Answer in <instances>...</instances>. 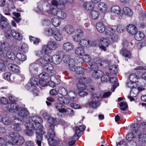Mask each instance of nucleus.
<instances>
[{
    "label": "nucleus",
    "mask_w": 146,
    "mask_h": 146,
    "mask_svg": "<svg viewBox=\"0 0 146 146\" xmlns=\"http://www.w3.org/2000/svg\"><path fill=\"white\" fill-rule=\"evenodd\" d=\"M125 29V27L123 25H120L117 26L116 30L117 32L121 33L123 32Z\"/></svg>",
    "instance_id": "64"
},
{
    "label": "nucleus",
    "mask_w": 146,
    "mask_h": 146,
    "mask_svg": "<svg viewBox=\"0 0 146 146\" xmlns=\"http://www.w3.org/2000/svg\"><path fill=\"white\" fill-rule=\"evenodd\" d=\"M104 74V72L101 70H94L92 73V77L96 80L98 79Z\"/></svg>",
    "instance_id": "21"
},
{
    "label": "nucleus",
    "mask_w": 146,
    "mask_h": 146,
    "mask_svg": "<svg viewBox=\"0 0 146 146\" xmlns=\"http://www.w3.org/2000/svg\"><path fill=\"white\" fill-rule=\"evenodd\" d=\"M56 16L59 18L64 19L66 18L67 15L65 12L59 11L57 12Z\"/></svg>",
    "instance_id": "39"
},
{
    "label": "nucleus",
    "mask_w": 146,
    "mask_h": 146,
    "mask_svg": "<svg viewBox=\"0 0 146 146\" xmlns=\"http://www.w3.org/2000/svg\"><path fill=\"white\" fill-rule=\"evenodd\" d=\"M58 91L60 94L63 96H66L68 94L73 91L71 90L68 91L65 88L62 86H60L58 88Z\"/></svg>",
    "instance_id": "23"
},
{
    "label": "nucleus",
    "mask_w": 146,
    "mask_h": 146,
    "mask_svg": "<svg viewBox=\"0 0 146 146\" xmlns=\"http://www.w3.org/2000/svg\"><path fill=\"white\" fill-rule=\"evenodd\" d=\"M38 77L40 79L45 80L49 78V76L47 73L43 72L38 75Z\"/></svg>",
    "instance_id": "47"
},
{
    "label": "nucleus",
    "mask_w": 146,
    "mask_h": 146,
    "mask_svg": "<svg viewBox=\"0 0 146 146\" xmlns=\"http://www.w3.org/2000/svg\"><path fill=\"white\" fill-rule=\"evenodd\" d=\"M101 78V81L103 82H106L109 81L110 77L108 73H106L102 75Z\"/></svg>",
    "instance_id": "52"
},
{
    "label": "nucleus",
    "mask_w": 146,
    "mask_h": 146,
    "mask_svg": "<svg viewBox=\"0 0 146 146\" xmlns=\"http://www.w3.org/2000/svg\"><path fill=\"white\" fill-rule=\"evenodd\" d=\"M73 44L70 42H66L62 45L63 49L67 52H69L72 50L74 48Z\"/></svg>",
    "instance_id": "17"
},
{
    "label": "nucleus",
    "mask_w": 146,
    "mask_h": 146,
    "mask_svg": "<svg viewBox=\"0 0 146 146\" xmlns=\"http://www.w3.org/2000/svg\"><path fill=\"white\" fill-rule=\"evenodd\" d=\"M74 60H72L71 61V62L70 64V69L71 71H75L77 75V78L78 79H80V76H81L82 77H85L84 76V73L85 71V69L84 67H76V68H75V66L76 64H72L74 63Z\"/></svg>",
    "instance_id": "6"
},
{
    "label": "nucleus",
    "mask_w": 146,
    "mask_h": 146,
    "mask_svg": "<svg viewBox=\"0 0 146 146\" xmlns=\"http://www.w3.org/2000/svg\"><path fill=\"white\" fill-rule=\"evenodd\" d=\"M118 68L115 65L110 66L109 68V72L113 74H116L118 72Z\"/></svg>",
    "instance_id": "46"
},
{
    "label": "nucleus",
    "mask_w": 146,
    "mask_h": 146,
    "mask_svg": "<svg viewBox=\"0 0 146 146\" xmlns=\"http://www.w3.org/2000/svg\"><path fill=\"white\" fill-rule=\"evenodd\" d=\"M58 11L57 10L56 8H52L48 10L47 12L49 14L52 15H57V13Z\"/></svg>",
    "instance_id": "62"
},
{
    "label": "nucleus",
    "mask_w": 146,
    "mask_h": 146,
    "mask_svg": "<svg viewBox=\"0 0 146 146\" xmlns=\"http://www.w3.org/2000/svg\"><path fill=\"white\" fill-rule=\"evenodd\" d=\"M119 106L120 107V109L123 111H124L127 108V105L126 103L125 102H122L119 104Z\"/></svg>",
    "instance_id": "63"
},
{
    "label": "nucleus",
    "mask_w": 146,
    "mask_h": 146,
    "mask_svg": "<svg viewBox=\"0 0 146 146\" xmlns=\"http://www.w3.org/2000/svg\"><path fill=\"white\" fill-rule=\"evenodd\" d=\"M48 144L50 145L56 146L58 145L59 143L54 138H48Z\"/></svg>",
    "instance_id": "45"
},
{
    "label": "nucleus",
    "mask_w": 146,
    "mask_h": 146,
    "mask_svg": "<svg viewBox=\"0 0 146 146\" xmlns=\"http://www.w3.org/2000/svg\"><path fill=\"white\" fill-rule=\"evenodd\" d=\"M6 108L7 110L10 112H16L21 117L24 116V117L27 119L29 117V111L23 108L20 107L19 108L18 105L17 103H8Z\"/></svg>",
    "instance_id": "2"
},
{
    "label": "nucleus",
    "mask_w": 146,
    "mask_h": 146,
    "mask_svg": "<svg viewBox=\"0 0 146 146\" xmlns=\"http://www.w3.org/2000/svg\"><path fill=\"white\" fill-rule=\"evenodd\" d=\"M120 53L125 58H130L131 53L129 51L125 49H123L120 51Z\"/></svg>",
    "instance_id": "37"
},
{
    "label": "nucleus",
    "mask_w": 146,
    "mask_h": 146,
    "mask_svg": "<svg viewBox=\"0 0 146 146\" xmlns=\"http://www.w3.org/2000/svg\"><path fill=\"white\" fill-rule=\"evenodd\" d=\"M98 63L97 59L96 62H89L88 66V67L91 70L94 71L97 70L98 68Z\"/></svg>",
    "instance_id": "33"
},
{
    "label": "nucleus",
    "mask_w": 146,
    "mask_h": 146,
    "mask_svg": "<svg viewBox=\"0 0 146 146\" xmlns=\"http://www.w3.org/2000/svg\"><path fill=\"white\" fill-rule=\"evenodd\" d=\"M52 56L48 54H45L44 56L43 59L45 61V63L47 62H52Z\"/></svg>",
    "instance_id": "56"
},
{
    "label": "nucleus",
    "mask_w": 146,
    "mask_h": 146,
    "mask_svg": "<svg viewBox=\"0 0 146 146\" xmlns=\"http://www.w3.org/2000/svg\"><path fill=\"white\" fill-rule=\"evenodd\" d=\"M37 81L38 78L34 77L31 78L30 80V82L27 84L26 88L28 90L34 91L36 88V86L37 85Z\"/></svg>",
    "instance_id": "9"
},
{
    "label": "nucleus",
    "mask_w": 146,
    "mask_h": 146,
    "mask_svg": "<svg viewBox=\"0 0 146 146\" xmlns=\"http://www.w3.org/2000/svg\"><path fill=\"white\" fill-rule=\"evenodd\" d=\"M144 34L142 32L139 31L135 35L134 37L135 39L138 41H140L143 40L144 38Z\"/></svg>",
    "instance_id": "35"
},
{
    "label": "nucleus",
    "mask_w": 146,
    "mask_h": 146,
    "mask_svg": "<svg viewBox=\"0 0 146 146\" xmlns=\"http://www.w3.org/2000/svg\"><path fill=\"white\" fill-rule=\"evenodd\" d=\"M58 100L60 102H57L54 104V107L57 111L59 112V113H64L66 108V106L63 104H67L69 103V101L67 98L64 97H59Z\"/></svg>",
    "instance_id": "4"
},
{
    "label": "nucleus",
    "mask_w": 146,
    "mask_h": 146,
    "mask_svg": "<svg viewBox=\"0 0 146 146\" xmlns=\"http://www.w3.org/2000/svg\"><path fill=\"white\" fill-rule=\"evenodd\" d=\"M62 60L65 63L68 64L69 68L70 64L71 61H72V60H74V63H72L73 64H77L78 63H80V58L78 56L76 57L73 59H71L70 56L66 54H64L63 56Z\"/></svg>",
    "instance_id": "10"
},
{
    "label": "nucleus",
    "mask_w": 146,
    "mask_h": 146,
    "mask_svg": "<svg viewBox=\"0 0 146 146\" xmlns=\"http://www.w3.org/2000/svg\"><path fill=\"white\" fill-rule=\"evenodd\" d=\"M54 37L55 39L57 41H60L62 39L63 36L60 31L58 29H56L54 32Z\"/></svg>",
    "instance_id": "22"
},
{
    "label": "nucleus",
    "mask_w": 146,
    "mask_h": 146,
    "mask_svg": "<svg viewBox=\"0 0 146 146\" xmlns=\"http://www.w3.org/2000/svg\"><path fill=\"white\" fill-rule=\"evenodd\" d=\"M12 14L15 17H13V19L17 23L19 22L21 19L20 18L21 14L20 13L15 12H13Z\"/></svg>",
    "instance_id": "41"
},
{
    "label": "nucleus",
    "mask_w": 146,
    "mask_h": 146,
    "mask_svg": "<svg viewBox=\"0 0 146 146\" xmlns=\"http://www.w3.org/2000/svg\"><path fill=\"white\" fill-rule=\"evenodd\" d=\"M139 91V88H134L131 90L130 95L133 97H136L138 94Z\"/></svg>",
    "instance_id": "50"
},
{
    "label": "nucleus",
    "mask_w": 146,
    "mask_h": 146,
    "mask_svg": "<svg viewBox=\"0 0 146 146\" xmlns=\"http://www.w3.org/2000/svg\"><path fill=\"white\" fill-rule=\"evenodd\" d=\"M40 63L39 60H36L35 62L31 64L29 67V70L32 73L36 74L38 71L40 67V65L38 62Z\"/></svg>",
    "instance_id": "14"
},
{
    "label": "nucleus",
    "mask_w": 146,
    "mask_h": 146,
    "mask_svg": "<svg viewBox=\"0 0 146 146\" xmlns=\"http://www.w3.org/2000/svg\"><path fill=\"white\" fill-rule=\"evenodd\" d=\"M98 63L100 66L102 68H104L109 65V62L107 60H102L101 59L99 58H97Z\"/></svg>",
    "instance_id": "32"
},
{
    "label": "nucleus",
    "mask_w": 146,
    "mask_h": 146,
    "mask_svg": "<svg viewBox=\"0 0 146 146\" xmlns=\"http://www.w3.org/2000/svg\"><path fill=\"white\" fill-rule=\"evenodd\" d=\"M7 57L11 60H14L16 58L15 54L13 52H11L10 51L7 52Z\"/></svg>",
    "instance_id": "60"
},
{
    "label": "nucleus",
    "mask_w": 146,
    "mask_h": 146,
    "mask_svg": "<svg viewBox=\"0 0 146 146\" xmlns=\"http://www.w3.org/2000/svg\"><path fill=\"white\" fill-rule=\"evenodd\" d=\"M9 136L13 142L17 145H22L24 142L23 138L18 132H11Z\"/></svg>",
    "instance_id": "7"
},
{
    "label": "nucleus",
    "mask_w": 146,
    "mask_h": 146,
    "mask_svg": "<svg viewBox=\"0 0 146 146\" xmlns=\"http://www.w3.org/2000/svg\"><path fill=\"white\" fill-rule=\"evenodd\" d=\"M91 17L93 19H96L98 18L99 16V13L96 11H91L90 14Z\"/></svg>",
    "instance_id": "40"
},
{
    "label": "nucleus",
    "mask_w": 146,
    "mask_h": 146,
    "mask_svg": "<svg viewBox=\"0 0 146 146\" xmlns=\"http://www.w3.org/2000/svg\"><path fill=\"white\" fill-rule=\"evenodd\" d=\"M10 30H11L8 32V33L13 38L18 40H20L22 39L23 36L22 34L20 33L15 30L12 29L11 31L10 34L9 33ZM11 37V36L9 38H10Z\"/></svg>",
    "instance_id": "13"
},
{
    "label": "nucleus",
    "mask_w": 146,
    "mask_h": 146,
    "mask_svg": "<svg viewBox=\"0 0 146 146\" xmlns=\"http://www.w3.org/2000/svg\"><path fill=\"white\" fill-rule=\"evenodd\" d=\"M80 46H82L90 47L92 46V43L89 40L86 39L81 40L79 42Z\"/></svg>",
    "instance_id": "25"
},
{
    "label": "nucleus",
    "mask_w": 146,
    "mask_h": 146,
    "mask_svg": "<svg viewBox=\"0 0 146 146\" xmlns=\"http://www.w3.org/2000/svg\"><path fill=\"white\" fill-rule=\"evenodd\" d=\"M67 2V0H59L58 1V4L56 7L60 9H64L65 8V3Z\"/></svg>",
    "instance_id": "34"
},
{
    "label": "nucleus",
    "mask_w": 146,
    "mask_h": 146,
    "mask_svg": "<svg viewBox=\"0 0 146 146\" xmlns=\"http://www.w3.org/2000/svg\"><path fill=\"white\" fill-rule=\"evenodd\" d=\"M74 51L76 54L80 56H83L85 54L83 47L80 46L76 47Z\"/></svg>",
    "instance_id": "29"
},
{
    "label": "nucleus",
    "mask_w": 146,
    "mask_h": 146,
    "mask_svg": "<svg viewBox=\"0 0 146 146\" xmlns=\"http://www.w3.org/2000/svg\"><path fill=\"white\" fill-rule=\"evenodd\" d=\"M42 50L45 54H50L52 52V50L50 48L47 44L44 45L42 47Z\"/></svg>",
    "instance_id": "53"
},
{
    "label": "nucleus",
    "mask_w": 146,
    "mask_h": 146,
    "mask_svg": "<svg viewBox=\"0 0 146 146\" xmlns=\"http://www.w3.org/2000/svg\"><path fill=\"white\" fill-rule=\"evenodd\" d=\"M20 50L23 52L26 53L27 52L28 50V46L27 44H23L20 49Z\"/></svg>",
    "instance_id": "61"
},
{
    "label": "nucleus",
    "mask_w": 146,
    "mask_h": 146,
    "mask_svg": "<svg viewBox=\"0 0 146 146\" xmlns=\"http://www.w3.org/2000/svg\"><path fill=\"white\" fill-rule=\"evenodd\" d=\"M39 60L40 63L43 66V69L48 72H51L54 69L53 65L50 63H45V61L43 59H40Z\"/></svg>",
    "instance_id": "12"
},
{
    "label": "nucleus",
    "mask_w": 146,
    "mask_h": 146,
    "mask_svg": "<svg viewBox=\"0 0 146 146\" xmlns=\"http://www.w3.org/2000/svg\"><path fill=\"white\" fill-rule=\"evenodd\" d=\"M64 111V113L67 116H72L74 115V111L71 108H68L67 109L65 108Z\"/></svg>",
    "instance_id": "48"
},
{
    "label": "nucleus",
    "mask_w": 146,
    "mask_h": 146,
    "mask_svg": "<svg viewBox=\"0 0 146 146\" xmlns=\"http://www.w3.org/2000/svg\"><path fill=\"white\" fill-rule=\"evenodd\" d=\"M127 29L128 32L132 35H135L137 31V27L131 24L128 25L127 27Z\"/></svg>",
    "instance_id": "20"
},
{
    "label": "nucleus",
    "mask_w": 146,
    "mask_h": 146,
    "mask_svg": "<svg viewBox=\"0 0 146 146\" xmlns=\"http://www.w3.org/2000/svg\"><path fill=\"white\" fill-rule=\"evenodd\" d=\"M48 46L52 50L56 49L58 46V44L55 41H50L47 44Z\"/></svg>",
    "instance_id": "30"
},
{
    "label": "nucleus",
    "mask_w": 146,
    "mask_h": 146,
    "mask_svg": "<svg viewBox=\"0 0 146 146\" xmlns=\"http://www.w3.org/2000/svg\"><path fill=\"white\" fill-rule=\"evenodd\" d=\"M25 126L27 128L24 130V133L25 134L29 136H32L34 133L33 131L35 130L36 131V139L35 141L38 146H41V143L43 135L44 134H42V133L38 129H36V127L34 126L33 123L26 122L25 124Z\"/></svg>",
    "instance_id": "1"
},
{
    "label": "nucleus",
    "mask_w": 146,
    "mask_h": 146,
    "mask_svg": "<svg viewBox=\"0 0 146 146\" xmlns=\"http://www.w3.org/2000/svg\"><path fill=\"white\" fill-rule=\"evenodd\" d=\"M75 128V133L78 134L81 132L84 131L86 127L84 125H81L79 127L76 126Z\"/></svg>",
    "instance_id": "44"
},
{
    "label": "nucleus",
    "mask_w": 146,
    "mask_h": 146,
    "mask_svg": "<svg viewBox=\"0 0 146 146\" xmlns=\"http://www.w3.org/2000/svg\"><path fill=\"white\" fill-rule=\"evenodd\" d=\"M54 128H50L47 132L48 138H54L56 136L54 130Z\"/></svg>",
    "instance_id": "43"
},
{
    "label": "nucleus",
    "mask_w": 146,
    "mask_h": 146,
    "mask_svg": "<svg viewBox=\"0 0 146 146\" xmlns=\"http://www.w3.org/2000/svg\"><path fill=\"white\" fill-rule=\"evenodd\" d=\"M50 79L51 81L55 82V83L58 84L60 83V80L59 79L58 76L56 75H53L50 76Z\"/></svg>",
    "instance_id": "51"
},
{
    "label": "nucleus",
    "mask_w": 146,
    "mask_h": 146,
    "mask_svg": "<svg viewBox=\"0 0 146 146\" xmlns=\"http://www.w3.org/2000/svg\"><path fill=\"white\" fill-rule=\"evenodd\" d=\"M7 19L3 16L2 14H0V26L3 30L5 33V36L9 38L10 36V35L8 33V32L11 30V26L7 22Z\"/></svg>",
    "instance_id": "5"
},
{
    "label": "nucleus",
    "mask_w": 146,
    "mask_h": 146,
    "mask_svg": "<svg viewBox=\"0 0 146 146\" xmlns=\"http://www.w3.org/2000/svg\"><path fill=\"white\" fill-rule=\"evenodd\" d=\"M98 9L102 12H105L107 10V6L105 3L101 2L98 5Z\"/></svg>",
    "instance_id": "36"
},
{
    "label": "nucleus",
    "mask_w": 146,
    "mask_h": 146,
    "mask_svg": "<svg viewBox=\"0 0 146 146\" xmlns=\"http://www.w3.org/2000/svg\"><path fill=\"white\" fill-rule=\"evenodd\" d=\"M45 33L47 36H51L54 34V32L51 28H48L45 30Z\"/></svg>",
    "instance_id": "58"
},
{
    "label": "nucleus",
    "mask_w": 146,
    "mask_h": 146,
    "mask_svg": "<svg viewBox=\"0 0 146 146\" xmlns=\"http://www.w3.org/2000/svg\"><path fill=\"white\" fill-rule=\"evenodd\" d=\"M8 67L10 70L15 73H18L19 71V67L14 64H9L8 65Z\"/></svg>",
    "instance_id": "28"
},
{
    "label": "nucleus",
    "mask_w": 146,
    "mask_h": 146,
    "mask_svg": "<svg viewBox=\"0 0 146 146\" xmlns=\"http://www.w3.org/2000/svg\"><path fill=\"white\" fill-rule=\"evenodd\" d=\"M64 29L66 32L69 34H72L74 32V28L70 25H68L66 26Z\"/></svg>",
    "instance_id": "38"
},
{
    "label": "nucleus",
    "mask_w": 146,
    "mask_h": 146,
    "mask_svg": "<svg viewBox=\"0 0 146 146\" xmlns=\"http://www.w3.org/2000/svg\"><path fill=\"white\" fill-rule=\"evenodd\" d=\"M111 13L112 15L118 17L121 13V10L119 6H114L111 8Z\"/></svg>",
    "instance_id": "18"
},
{
    "label": "nucleus",
    "mask_w": 146,
    "mask_h": 146,
    "mask_svg": "<svg viewBox=\"0 0 146 146\" xmlns=\"http://www.w3.org/2000/svg\"><path fill=\"white\" fill-rule=\"evenodd\" d=\"M29 117L28 119H26L25 117L24 119V116L22 117V119L24 120L25 123H26V122H30L31 123H33V125H35V127H36V129H38L39 131H41L42 134H45V132L42 130L43 126L41 125L40 123L42 122V120L41 118L39 117L38 116H33L31 117V121L29 120L30 119V117L29 113Z\"/></svg>",
    "instance_id": "3"
},
{
    "label": "nucleus",
    "mask_w": 146,
    "mask_h": 146,
    "mask_svg": "<svg viewBox=\"0 0 146 146\" xmlns=\"http://www.w3.org/2000/svg\"><path fill=\"white\" fill-rule=\"evenodd\" d=\"M100 41L102 45L106 46H108L109 42L108 39L104 38H102L100 39Z\"/></svg>",
    "instance_id": "59"
},
{
    "label": "nucleus",
    "mask_w": 146,
    "mask_h": 146,
    "mask_svg": "<svg viewBox=\"0 0 146 146\" xmlns=\"http://www.w3.org/2000/svg\"><path fill=\"white\" fill-rule=\"evenodd\" d=\"M99 98L98 97H94L92 101L89 102V106L94 108H96L99 106L100 104Z\"/></svg>",
    "instance_id": "15"
},
{
    "label": "nucleus",
    "mask_w": 146,
    "mask_h": 146,
    "mask_svg": "<svg viewBox=\"0 0 146 146\" xmlns=\"http://www.w3.org/2000/svg\"><path fill=\"white\" fill-rule=\"evenodd\" d=\"M96 27L98 31L100 33H103L105 31V27L102 22H99L97 23Z\"/></svg>",
    "instance_id": "27"
},
{
    "label": "nucleus",
    "mask_w": 146,
    "mask_h": 146,
    "mask_svg": "<svg viewBox=\"0 0 146 146\" xmlns=\"http://www.w3.org/2000/svg\"><path fill=\"white\" fill-rule=\"evenodd\" d=\"M132 11L131 9L128 7H125L123 8L122 13L121 16V17L124 16L130 17L132 16Z\"/></svg>",
    "instance_id": "19"
},
{
    "label": "nucleus",
    "mask_w": 146,
    "mask_h": 146,
    "mask_svg": "<svg viewBox=\"0 0 146 146\" xmlns=\"http://www.w3.org/2000/svg\"><path fill=\"white\" fill-rule=\"evenodd\" d=\"M138 139L140 143H146V134L140 133L138 136Z\"/></svg>",
    "instance_id": "24"
},
{
    "label": "nucleus",
    "mask_w": 146,
    "mask_h": 146,
    "mask_svg": "<svg viewBox=\"0 0 146 146\" xmlns=\"http://www.w3.org/2000/svg\"><path fill=\"white\" fill-rule=\"evenodd\" d=\"M84 8L86 10H92L93 9V6H92L90 2H86L83 5Z\"/></svg>",
    "instance_id": "49"
},
{
    "label": "nucleus",
    "mask_w": 146,
    "mask_h": 146,
    "mask_svg": "<svg viewBox=\"0 0 146 146\" xmlns=\"http://www.w3.org/2000/svg\"><path fill=\"white\" fill-rule=\"evenodd\" d=\"M2 121L5 125H8L12 123L11 119L8 117L5 116L2 117Z\"/></svg>",
    "instance_id": "42"
},
{
    "label": "nucleus",
    "mask_w": 146,
    "mask_h": 146,
    "mask_svg": "<svg viewBox=\"0 0 146 146\" xmlns=\"http://www.w3.org/2000/svg\"><path fill=\"white\" fill-rule=\"evenodd\" d=\"M78 80L77 84V90L79 91L84 90L86 88L85 84L88 82L87 79L85 77H82L81 76L80 79Z\"/></svg>",
    "instance_id": "8"
},
{
    "label": "nucleus",
    "mask_w": 146,
    "mask_h": 146,
    "mask_svg": "<svg viewBox=\"0 0 146 146\" xmlns=\"http://www.w3.org/2000/svg\"><path fill=\"white\" fill-rule=\"evenodd\" d=\"M2 47L7 52L11 50V47L9 44L7 42H4L3 43Z\"/></svg>",
    "instance_id": "57"
},
{
    "label": "nucleus",
    "mask_w": 146,
    "mask_h": 146,
    "mask_svg": "<svg viewBox=\"0 0 146 146\" xmlns=\"http://www.w3.org/2000/svg\"><path fill=\"white\" fill-rule=\"evenodd\" d=\"M23 121L25 123L22 119V117H21L20 116H19V118H15L13 120V121L15 123L13 125V129L16 131H21V130L22 124L23 123Z\"/></svg>",
    "instance_id": "11"
},
{
    "label": "nucleus",
    "mask_w": 146,
    "mask_h": 146,
    "mask_svg": "<svg viewBox=\"0 0 146 146\" xmlns=\"http://www.w3.org/2000/svg\"><path fill=\"white\" fill-rule=\"evenodd\" d=\"M52 25L55 27H58L60 23V20L57 18H54L52 20Z\"/></svg>",
    "instance_id": "54"
},
{
    "label": "nucleus",
    "mask_w": 146,
    "mask_h": 146,
    "mask_svg": "<svg viewBox=\"0 0 146 146\" xmlns=\"http://www.w3.org/2000/svg\"><path fill=\"white\" fill-rule=\"evenodd\" d=\"M52 62L54 64H58L62 62V58L58 54H54L52 56Z\"/></svg>",
    "instance_id": "26"
},
{
    "label": "nucleus",
    "mask_w": 146,
    "mask_h": 146,
    "mask_svg": "<svg viewBox=\"0 0 146 146\" xmlns=\"http://www.w3.org/2000/svg\"><path fill=\"white\" fill-rule=\"evenodd\" d=\"M16 56L18 59L21 61H24L27 59L26 56L24 54H21V53H17Z\"/></svg>",
    "instance_id": "55"
},
{
    "label": "nucleus",
    "mask_w": 146,
    "mask_h": 146,
    "mask_svg": "<svg viewBox=\"0 0 146 146\" xmlns=\"http://www.w3.org/2000/svg\"><path fill=\"white\" fill-rule=\"evenodd\" d=\"M138 133L137 131L135 129H133L132 132L127 134L126 138L128 142L133 141V140L136 137Z\"/></svg>",
    "instance_id": "16"
},
{
    "label": "nucleus",
    "mask_w": 146,
    "mask_h": 146,
    "mask_svg": "<svg viewBox=\"0 0 146 146\" xmlns=\"http://www.w3.org/2000/svg\"><path fill=\"white\" fill-rule=\"evenodd\" d=\"M48 121L50 125L49 126L50 128H54L55 125L57 124L56 119L53 117H50L48 120Z\"/></svg>",
    "instance_id": "31"
}]
</instances>
